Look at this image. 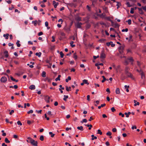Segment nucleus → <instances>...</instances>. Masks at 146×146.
Returning <instances> with one entry per match:
<instances>
[{"label":"nucleus","instance_id":"1a4fd4ad","mask_svg":"<svg viewBox=\"0 0 146 146\" xmlns=\"http://www.w3.org/2000/svg\"><path fill=\"white\" fill-rule=\"evenodd\" d=\"M35 86L33 85H31L29 87V89L31 90H34L35 89Z\"/></svg>","mask_w":146,"mask_h":146},{"label":"nucleus","instance_id":"f3484780","mask_svg":"<svg viewBox=\"0 0 146 146\" xmlns=\"http://www.w3.org/2000/svg\"><path fill=\"white\" fill-rule=\"evenodd\" d=\"M103 9L104 11L106 13H108V11L107 10V7H104L103 8Z\"/></svg>","mask_w":146,"mask_h":146},{"label":"nucleus","instance_id":"72a5a7b5","mask_svg":"<svg viewBox=\"0 0 146 146\" xmlns=\"http://www.w3.org/2000/svg\"><path fill=\"white\" fill-rule=\"evenodd\" d=\"M73 58L75 59V60H76L77 59V56L76 55V53H74L73 55Z\"/></svg>","mask_w":146,"mask_h":146},{"label":"nucleus","instance_id":"8fccbe9b","mask_svg":"<svg viewBox=\"0 0 146 146\" xmlns=\"http://www.w3.org/2000/svg\"><path fill=\"white\" fill-rule=\"evenodd\" d=\"M111 111L113 112H114L115 111V110L114 107H112L111 108Z\"/></svg>","mask_w":146,"mask_h":146},{"label":"nucleus","instance_id":"20e7f679","mask_svg":"<svg viewBox=\"0 0 146 146\" xmlns=\"http://www.w3.org/2000/svg\"><path fill=\"white\" fill-rule=\"evenodd\" d=\"M7 81V78L5 76L2 77L1 79V81L2 82L5 83Z\"/></svg>","mask_w":146,"mask_h":146},{"label":"nucleus","instance_id":"bf43d9fd","mask_svg":"<svg viewBox=\"0 0 146 146\" xmlns=\"http://www.w3.org/2000/svg\"><path fill=\"white\" fill-rule=\"evenodd\" d=\"M47 62L49 64H50V66H49L48 67L49 68H51V65H52V64L51 63H50L49 62V60H47Z\"/></svg>","mask_w":146,"mask_h":146},{"label":"nucleus","instance_id":"a878e982","mask_svg":"<svg viewBox=\"0 0 146 146\" xmlns=\"http://www.w3.org/2000/svg\"><path fill=\"white\" fill-rule=\"evenodd\" d=\"M61 77V75H58V77L56 78L55 79V81H58V80H60V77Z\"/></svg>","mask_w":146,"mask_h":146},{"label":"nucleus","instance_id":"9b49d317","mask_svg":"<svg viewBox=\"0 0 146 146\" xmlns=\"http://www.w3.org/2000/svg\"><path fill=\"white\" fill-rule=\"evenodd\" d=\"M139 13L141 14H143V12L141 8H138Z\"/></svg>","mask_w":146,"mask_h":146},{"label":"nucleus","instance_id":"cd10ccee","mask_svg":"<svg viewBox=\"0 0 146 146\" xmlns=\"http://www.w3.org/2000/svg\"><path fill=\"white\" fill-rule=\"evenodd\" d=\"M78 129L80 130L81 131H83V127L82 126L80 127H77Z\"/></svg>","mask_w":146,"mask_h":146},{"label":"nucleus","instance_id":"9d476101","mask_svg":"<svg viewBox=\"0 0 146 146\" xmlns=\"http://www.w3.org/2000/svg\"><path fill=\"white\" fill-rule=\"evenodd\" d=\"M50 99V97L48 96H47L45 97V100L47 103H49V102Z\"/></svg>","mask_w":146,"mask_h":146},{"label":"nucleus","instance_id":"603ef678","mask_svg":"<svg viewBox=\"0 0 146 146\" xmlns=\"http://www.w3.org/2000/svg\"><path fill=\"white\" fill-rule=\"evenodd\" d=\"M41 54V53L40 52L37 53V56H38L39 57H40V56Z\"/></svg>","mask_w":146,"mask_h":146},{"label":"nucleus","instance_id":"a19ab883","mask_svg":"<svg viewBox=\"0 0 146 146\" xmlns=\"http://www.w3.org/2000/svg\"><path fill=\"white\" fill-rule=\"evenodd\" d=\"M60 57L61 58H62L63 57L64 54H63V53L61 51L60 52Z\"/></svg>","mask_w":146,"mask_h":146},{"label":"nucleus","instance_id":"4be33fe9","mask_svg":"<svg viewBox=\"0 0 146 146\" xmlns=\"http://www.w3.org/2000/svg\"><path fill=\"white\" fill-rule=\"evenodd\" d=\"M74 42L73 41H71L70 43V46L72 47H74L75 46V45L74 44H73Z\"/></svg>","mask_w":146,"mask_h":146},{"label":"nucleus","instance_id":"4468645a","mask_svg":"<svg viewBox=\"0 0 146 146\" xmlns=\"http://www.w3.org/2000/svg\"><path fill=\"white\" fill-rule=\"evenodd\" d=\"M9 34L8 33H7L6 34H4L3 36L4 37H5V39H8L9 38Z\"/></svg>","mask_w":146,"mask_h":146},{"label":"nucleus","instance_id":"4d7b16f0","mask_svg":"<svg viewBox=\"0 0 146 146\" xmlns=\"http://www.w3.org/2000/svg\"><path fill=\"white\" fill-rule=\"evenodd\" d=\"M112 131L113 132H116L117 131V129L116 128H113L112 129Z\"/></svg>","mask_w":146,"mask_h":146},{"label":"nucleus","instance_id":"79ce46f5","mask_svg":"<svg viewBox=\"0 0 146 146\" xmlns=\"http://www.w3.org/2000/svg\"><path fill=\"white\" fill-rule=\"evenodd\" d=\"M98 134H99L100 135H102V132L101 131V130L100 129H98Z\"/></svg>","mask_w":146,"mask_h":146},{"label":"nucleus","instance_id":"c85d7f7f","mask_svg":"<svg viewBox=\"0 0 146 146\" xmlns=\"http://www.w3.org/2000/svg\"><path fill=\"white\" fill-rule=\"evenodd\" d=\"M19 42L20 41L19 40H18L16 43L17 46L18 47H19L21 46V44L19 43Z\"/></svg>","mask_w":146,"mask_h":146},{"label":"nucleus","instance_id":"2f4dec72","mask_svg":"<svg viewBox=\"0 0 146 146\" xmlns=\"http://www.w3.org/2000/svg\"><path fill=\"white\" fill-rule=\"evenodd\" d=\"M85 126H87L88 127H89L88 128L89 130H90L91 129V127H92V125L91 124H86Z\"/></svg>","mask_w":146,"mask_h":146},{"label":"nucleus","instance_id":"473e14b6","mask_svg":"<svg viewBox=\"0 0 146 146\" xmlns=\"http://www.w3.org/2000/svg\"><path fill=\"white\" fill-rule=\"evenodd\" d=\"M71 80V78L70 76H69L68 77L67 79H66L65 80L66 81V82H68V80Z\"/></svg>","mask_w":146,"mask_h":146},{"label":"nucleus","instance_id":"e433bc0d","mask_svg":"<svg viewBox=\"0 0 146 146\" xmlns=\"http://www.w3.org/2000/svg\"><path fill=\"white\" fill-rule=\"evenodd\" d=\"M127 60H129L131 62H133V58L132 57H130V58H127Z\"/></svg>","mask_w":146,"mask_h":146},{"label":"nucleus","instance_id":"de8ad7c7","mask_svg":"<svg viewBox=\"0 0 146 146\" xmlns=\"http://www.w3.org/2000/svg\"><path fill=\"white\" fill-rule=\"evenodd\" d=\"M126 5L128 7H131V5L130 4V3L129 2H127V3H126Z\"/></svg>","mask_w":146,"mask_h":146},{"label":"nucleus","instance_id":"423d86ee","mask_svg":"<svg viewBox=\"0 0 146 146\" xmlns=\"http://www.w3.org/2000/svg\"><path fill=\"white\" fill-rule=\"evenodd\" d=\"M106 45L108 46H109L110 45H111V46L112 47H113L115 46V44H113V42L112 41H110V42H107L106 43Z\"/></svg>","mask_w":146,"mask_h":146},{"label":"nucleus","instance_id":"58836bf2","mask_svg":"<svg viewBox=\"0 0 146 146\" xmlns=\"http://www.w3.org/2000/svg\"><path fill=\"white\" fill-rule=\"evenodd\" d=\"M125 46L124 45L121 46L119 48V50H121L123 52V50Z\"/></svg>","mask_w":146,"mask_h":146},{"label":"nucleus","instance_id":"aec40b11","mask_svg":"<svg viewBox=\"0 0 146 146\" xmlns=\"http://www.w3.org/2000/svg\"><path fill=\"white\" fill-rule=\"evenodd\" d=\"M42 76L43 78H45L46 77V73L44 71H43L42 74Z\"/></svg>","mask_w":146,"mask_h":146},{"label":"nucleus","instance_id":"c9c22d12","mask_svg":"<svg viewBox=\"0 0 146 146\" xmlns=\"http://www.w3.org/2000/svg\"><path fill=\"white\" fill-rule=\"evenodd\" d=\"M49 134L51 135V137H53L55 135V134L51 132H49Z\"/></svg>","mask_w":146,"mask_h":146},{"label":"nucleus","instance_id":"37998d69","mask_svg":"<svg viewBox=\"0 0 146 146\" xmlns=\"http://www.w3.org/2000/svg\"><path fill=\"white\" fill-rule=\"evenodd\" d=\"M128 24L129 25H131V19H129L127 21Z\"/></svg>","mask_w":146,"mask_h":146},{"label":"nucleus","instance_id":"4c0bfd02","mask_svg":"<svg viewBox=\"0 0 146 146\" xmlns=\"http://www.w3.org/2000/svg\"><path fill=\"white\" fill-rule=\"evenodd\" d=\"M71 87H69V88L68 87V86H66V90L67 91H70L71 90Z\"/></svg>","mask_w":146,"mask_h":146},{"label":"nucleus","instance_id":"5fc2aeb1","mask_svg":"<svg viewBox=\"0 0 146 146\" xmlns=\"http://www.w3.org/2000/svg\"><path fill=\"white\" fill-rule=\"evenodd\" d=\"M96 104H95V105L96 106H97V105L99 103V101L98 100H97L96 101Z\"/></svg>","mask_w":146,"mask_h":146},{"label":"nucleus","instance_id":"c756f323","mask_svg":"<svg viewBox=\"0 0 146 146\" xmlns=\"http://www.w3.org/2000/svg\"><path fill=\"white\" fill-rule=\"evenodd\" d=\"M91 137H92V140H94V139H97V137L96 136H95L94 135H92Z\"/></svg>","mask_w":146,"mask_h":146},{"label":"nucleus","instance_id":"f03ea898","mask_svg":"<svg viewBox=\"0 0 146 146\" xmlns=\"http://www.w3.org/2000/svg\"><path fill=\"white\" fill-rule=\"evenodd\" d=\"M82 25V23H81L78 22L76 24L75 26L77 28H81Z\"/></svg>","mask_w":146,"mask_h":146},{"label":"nucleus","instance_id":"6e6d98bb","mask_svg":"<svg viewBox=\"0 0 146 146\" xmlns=\"http://www.w3.org/2000/svg\"><path fill=\"white\" fill-rule=\"evenodd\" d=\"M119 115H121L122 117H123L124 116V114L122 113L121 112H120L119 113Z\"/></svg>","mask_w":146,"mask_h":146},{"label":"nucleus","instance_id":"0eeeda50","mask_svg":"<svg viewBox=\"0 0 146 146\" xmlns=\"http://www.w3.org/2000/svg\"><path fill=\"white\" fill-rule=\"evenodd\" d=\"M27 141L28 143H32V141H34V140L33 139H32L31 137H28L27 138Z\"/></svg>","mask_w":146,"mask_h":146},{"label":"nucleus","instance_id":"ea45409f","mask_svg":"<svg viewBox=\"0 0 146 146\" xmlns=\"http://www.w3.org/2000/svg\"><path fill=\"white\" fill-rule=\"evenodd\" d=\"M134 8H131L130 9V13L131 14H133L134 13Z\"/></svg>","mask_w":146,"mask_h":146},{"label":"nucleus","instance_id":"39448f33","mask_svg":"<svg viewBox=\"0 0 146 146\" xmlns=\"http://www.w3.org/2000/svg\"><path fill=\"white\" fill-rule=\"evenodd\" d=\"M125 74L128 77L132 79H134L133 76L131 73L129 72H127V73H126Z\"/></svg>","mask_w":146,"mask_h":146},{"label":"nucleus","instance_id":"7ed1b4c3","mask_svg":"<svg viewBox=\"0 0 146 146\" xmlns=\"http://www.w3.org/2000/svg\"><path fill=\"white\" fill-rule=\"evenodd\" d=\"M111 23L112 26L114 27L115 28H118L119 27V25L117 23H114L112 21H111Z\"/></svg>","mask_w":146,"mask_h":146},{"label":"nucleus","instance_id":"0e129e2a","mask_svg":"<svg viewBox=\"0 0 146 146\" xmlns=\"http://www.w3.org/2000/svg\"><path fill=\"white\" fill-rule=\"evenodd\" d=\"M87 100H88V101H90V96L89 95H88L87 96Z\"/></svg>","mask_w":146,"mask_h":146},{"label":"nucleus","instance_id":"bb28decb","mask_svg":"<svg viewBox=\"0 0 146 146\" xmlns=\"http://www.w3.org/2000/svg\"><path fill=\"white\" fill-rule=\"evenodd\" d=\"M141 78L142 79L143 78V77L144 78H145V75L143 72H142L141 73Z\"/></svg>","mask_w":146,"mask_h":146},{"label":"nucleus","instance_id":"5701e85b","mask_svg":"<svg viewBox=\"0 0 146 146\" xmlns=\"http://www.w3.org/2000/svg\"><path fill=\"white\" fill-rule=\"evenodd\" d=\"M116 93L117 94H119L120 93L119 89L118 88H117L116 90Z\"/></svg>","mask_w":146,"mask_h":146},{"label":"nucleus","instance_id":"f704fd0d","mask_svg":"<svg viewBox=\"0 0 146 146\" xmlns=\"http://www.w3.org/2000/svg\"><path fill=\"white\" fill-rule=\"evenodd\" d=\"M87 122V120L86 119H84L80 121V122L83 123L84 122L86 123Z\"/></svg>","mask_w":146,"mask_h":146},{"label":"nucleus","instance_id":"338daca9","mask_svg":"<svg viewBox=\"0 0 146 146\" xmlns=\"http://www.w3.org/2000/svg\"><path fill=\"white\" fill-rule=\"evenodd\" d=\"M131 129H136L137 127L136 126H133L131 127Z\"/></svg>","mask_w":146,"mask_h":146},{"label":"nucleus","instance_id":"f8f14e48","mask_svg":"<svg viewBox=\"0 0 146 146\" xmlns=\"http://www.w3.org/2000/svg\"><path fill=\"white\" fill-rule=\"evenodd\" d=\"M4 53L5 54V56L6 58H7L8 57V52L6 50L5 51Z\"/></svg>","mask_w":146,"mask_h":146},{"label":"nucleus","instance_id":"6e6552de","mask_svg":"<svg viewBox=\"0 0 146 146\" xmlns=\"http://www.w3.org/2000/svg\"><path fill=\"white\" fill-rule=\"evenodd\" d=\"M52 3L54 7L55 8H56L57 6L58 5V3L56 2L55 1H53L52 2Z\"/></svg>","mask_w":146,"mask_h":146},{"label":"nucleus","instance_id":"c03bdc74","mask_svg":"<svg viewBox=\"0 0 146 146\" xmlns=\"http://www.w3.org/2000/svg\"><path fill=\"white\" fill-rule=\"evenodd\" d=\"M40 139L41 141H42L44 140V136L43 135H42L40 136Z\"/></svg>","mask_w":146,"mask_h":146},{"label":"nucleus","instance_id":"2eb2a0df","mask_svg":"<svg viewBox=\"0 0 146 146\" xmlns=\"http://www.w3.org/2000/svg\"><path fill=\"white\" fill-rule=\"evenodd\" d=\"M103 78V80H102V83H103L106 80H107V81H108V79H106L105 77V76H102V77Z\"/></svg>","mask_w":146,"mask_h":146},{"label":"nucleus","instance_id":"393cba45","mask_svg":"<svg viewBox=\"0 0 146 146\" xmlns=\"http://www.w3.org/2000/svg\"><path fill=\"white\" fill-rule=\"evenodd\" d=\"M83 82L84 84H89V83L88 82V81L87 80L84 79L83 80Z\"/></svg>","mask_w":146,"mask_h":146},{"label":"nucleus","instance_id":"3c124183","mask_svg":"<svg viewBox=\"0 0 146 146\" xmlns=\"http://www.w3.org/2000/svg\"><path fill=\"white\" fill-rule=\"evenodd\" d=\"M17 124L18 125H22V123L20 121H18L17 122Z\"/></svg>","mask_w":146,"mask_h":146},{"label":"nucleus","instance_id":"49530a36","mask_svg":"<svg viewBox=\"0 0 146 146\" xmlns=\"http://www.w3.org/2000/svg\"><path fill=\"white\" fill-rule=\"evenodd\" d=\"M33 113V111L32 110H31L27 112V113L28 114L30 113Z\"/></svg>","mask_w":146,"mask_h":146},{"label":"nucleus","instance_id":"774afa93","mask_svg":"<svg viewBox=\"0 0 146 146\" xmlns=\"http://www.w3.org/2000/svg\"><path fill=\"white\" fill-rule=\"evenodd\" d=\"M142 8L143 9V10L145 11H146V7H143L142 6Z\"/></svg>","mask_w":146,"mask_h":146},{"label":"nucleus","instance_id":"864d4df0","mask_svg":"<svg viewBox=\"0 0 146 146\" xmlns=\"http://www.w3.org/2000/svg\"><path fill=\"white\" fill-rule=\"evenodd\" d=\"M60 35L62 36H64L65 35V34L63 32H61L60 33Z\"/></svg>","mask_w":146,"mask_h":146},{"label":"nucleus","instance_id":"a211bd4d","mask_svg":"<svg viewBox=\"0 0 146 146\" xmlns=\"http://www.w3.org/2000/svg\"><path fill=\"white\" fill-rule=\"evenodd\" d=\"M117 3L116 6H117V9H118L120 7V6L121 5V3H119L118 2H116Z\"/></svg>","mask_w":146,"mask_h":146},{"label":"nucleus","instance_id":"052dcab7","mask_svg":"<svg viewBox=\"0 0 146 146\" xmlns=\"http://www.w3.org/2000/svg\"><path fill=\"white\" fill-rule=\"evenodd\" d=\"M10 78L11 80H12V81H14L15 80V79L12 76H10Z\"/></svg>","mask_w":146,"mask_h":146},{"label":"nucleus","instance_id":"a18cd8bd","mask_svg":"<svg viewBox=\"0 0 146 146\" xmlns=\"http://www.w3.org/2000/svg\"><path fill=\"white\" fill-rule=\"evenodd\" d=\"M111 133L110 131H108L106 133V135L108 136H111Z\"/></svg>","mask_w":146,"mask_h":146},{"label":"nucleus","instance_id":"ddd939ff","mask_svg":"<svg viewBox=\"0 0 146 146\" xmlns=\"http://www.w3.org/2000/svg\"><path fill=\"white\" fill-rule=\"evenodd\" d=\"M134 103H135L134 106H136L137 105H139V102H137L136 100H134Z\"/></svg>","mask_w":146,"mask_h":146},{"label":"nucleus","instance_id":"dca6fc26","mask_svg":"<svg viewBox=\"0 0 146 146\" xmlns=\"http://www.w3.org/2000/svg\"><path fill=\"white\" fill-rule=\"evenodd\" d=\"M129 69V68L128 67H126L125 68V73L126 74V73H127V72H129L128 70Z\"/></svg>","mask_w":146,"mask_h":146},{"label":"nucleus","instance_id":"b1692460","mask_svg":"<svg viewBox=\"0 0 146 146\" xmlns=\"http://www.w3.org/2000/svg\"><path fill=\"white\" fill-rule=\"evenodd\" d=\"M32 143H31V144L33 146H36V141H35L34 140V141H32Z\"/></svg>","mask_w":146,"mask_h":146},{"label":"nucleus","instance_id":"6ab92c4d","mask_svg":"<svg viewBox=\"0 0 146 146\" xmlns=\"http://www.w3.org/2000/svg\"><path fill=\"white\" fill-rule=\"evenodd\" d=\"M75 19L78 21H81V18L78 16L76 17L75 18Z\"/></svg>","mask_w":146,"mask_h":146},{"label":"nucleus","instance_id":"09e8293b","mask_svg":"<svg viewBox=\"0 0 146 146\" xmlns=\"http://www.w3.org/2000/svg\"><path fill=\"white\" fill-rule=\"evenodd\" d=\"M128 31V29L127 28H126L125 29H123L122 30V31L123 32H125V31L127 32Z\"/></svg>","mask_w":146,"mask_h":146},{"label":"nucleus","instance_id":"13d9d810","mask_svg":"<svg viewBox=\"0 0 146 146\" xmlns=\"http://www.w3.org/2000/svg\"><path fill=\"white\" fill-rule=\"evenodd\" d=\"M33 23H34L35 26L36 25V20L32 21Z\"/></svg>","mask_w":146,"mask_h":146},{"label":"nucleus","instance_id":"7c9ffc66","mask_svg":"<svg viewBox=\"0 0 146 146\" xmlns=\"http://www.w3.org/2000/svg\"><path fill=\"white\" fill-rule=\"evenodd\" d=\"M5 142L6 143H10V141L8 140V139L7 138H5Z\"/></svg>","mask_w":146,"mask_h":146},{"label":"nucleus","instance_id":"680f3d73","mask_svg":"<svg viewBox=\"0 0 146 146\" xmlns=\"http://www.w3.org/2000/svg\"><path fill=\"white\" fill-rule=\"evenodd\" d=\"M52 42H54L55 41V38H54V36H52Z\"/></svg>","mask_w":146,"mask_h":146},{"label":"nucleus","instance_id":"69168bd1","mask_svg":"<svg viewBox=\"0 0 146 146\" xmlns=\"http://www.w3.org/2000/svg\"><path fill=\"white\" fill-rule=\"evenodd\" d=\"M45 26L47 27L48 26V23L47 21H46L45 23Z\"/></svg>","mask_w":146,"mask_h":146},{"label":"nucleus","instance_id":"f257e3e1","mask_svg":"<svg viewBox=\"0 0 146 146\" xmlns=\"http://www.w3.org/2000/svg\"><path fill=\"white\" fill-rule=\"evenodd\" d=\"M106 57V54L104 53V50L103 49L102 51L101 54L100 56V58L102 59H103Z\"/></svg>","mask_w":146,"mask_h":146},{"label":"nucleus","instance_id":"412c9836","mask_svg":"<svg viewBox=\"0 0 146 146\" xmlns=\"http://www.w3.org/2000/svg\"><path fill=\"white\" fill-rule=\"evenodd\" d=\"M64 98L63 99V100L65 101H66L67 100L66 99L68 98V96H67V95L66 96V95H64Z\"/></svg>","mask_w":146,"mask_h":146},{"label":"nucleus","instance_id":"e2e57ef3","mask_svg":"<svg viewBox=\"0 0 146 146\" xmlns=\"http://www.w3.org/2000/svg\"><path fill=\"white\" fill-rule=\"evenodd\" d=\"M43 34V33L42 32H40L38 34V35L39 36H40V35H42Z\"/></svg>","mask_w":146,"mask_h":146}]
</instances>
